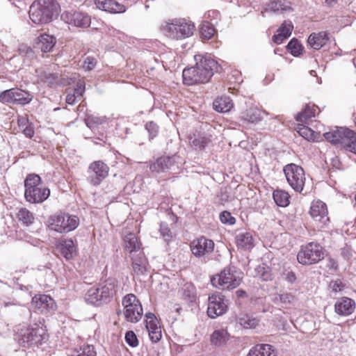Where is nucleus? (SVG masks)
<instances>
[{
  "label": "nucleus",
  "instance_id": "f257e3e1",
  "mask_svg": "<svg viewBox=\"0 0 356 356\" xmlns=\"http://www.w3.org/2000/svg\"><path fill=\"white\" fill-rule=\"evenodd\" d=\"M195 29L194 24L185 18L170 19L163 22L160 27L164 35L173 40H182L191 37Z\"/></svg>",
  "mask_w": 356,
  "mask_h": 356
},
{
  "label": "nucleus",
  "instance_id": "f03ea898",
  "mask_svg": "<svg viewBox=\"0 0 356 356\" xmlns=\"http://www.w3.org/2000/svg\"><path fill=\"white\" fill-rule=\"evenodd\" d=\"M58 4L54 0H35L29 8V17L36 24L49 23L57 13Z\"/></svg>",
  "mask_w": 356,
  "mask_h": 356
},
{
  "label": "nucleus",
  "instance_id": "7ed1b4c3",
  "mask_svg": "<svg viewBox=\"0 0 356 356\" xmlns=\"http://www.w3.org/2000/svg\"><path fill=\"white\" fill-rule=\"evenodd\" d=\"M24 197L31 204H40L45 201L50 195V190L42 184L38 175H29L24 181Z\"/></svg>",
  "mask_w": 356,
  "mask_h": 356
},
{
  "label": "nucleus",
  "instance_id": "20e7f679",
  "mask_svg": "<svg viewBox=\"0 0 356 356\" xmlns=\"http://www.w3.org/2000/svg\"><path fill=\"white\" fill-rule=\"evenodd\" d=\"M328 142L340 145L346 150L356 154V133L347 128L339 127L323 134Z\"/></svg>",
  "mask_w": 356,
  "mask_h": 356
},
{
  "label": "nucleus",
  "instance_id": "39448f33",
  "mask_svg": "<svg viewBox=\"0 0 356 356\" xmlns=\"http://www.w3.org/2000/svg\"><path fill=\"white\" fill-rule=\"evenodd\" d=\"M47 339L45 326L39 321L22 330L19 333L18 342L24 347L38 346Z\"/></svg>",
  "mask_w": 356,
  "mask_h": 356
},
{
  "label": "nucleus",
  "instance_id": "423d86ee",
  "mask_svg": "<svg viewBox=\"0 0 356 356\" xmlns=\"http://www.w3.org/2000/svg\"><path fill=\"white\" fill-rule=\"evenodd\" d=\"M79 224L76 216L65 213H58L49 216L48 227L51 230L63 234L74 230Z\"/></svg>",
  "mask_w": 356,
  "mask_h": 356
},
{
  "label": "nucleus",
  "instance_id": "0eeeda50",
  "mask_svg": "<svg viewBox=\"0 0 356 356\" xmlns=\"http://www.w3.org/2000/svg\"><path fill=\"white\" fill-rule=\"evenodd\" d=\"M195 60H196V65L194 69L197 72L199 83L209 81L213 73L220 72L221 69L218 63L210 56L196 55L195 56Z\"/></svg>",
  "mask_w": 356,
  "mask_h": 356
},
{
  "label": "nucleus",
  "instance_id": "6e6552de",
  "mask_svg": "<svg viewBox=\"0 0 356 356\" xmlns=\"http://www.w3.org/2000/svg\"><path fill=\"white\" fill-rule=\"evenodd\" d=\"M211 284L218 289H233L238 286L241 282L240 273L232 268H225L219 274L211 280Z\"/></svg>",
  "mask_w": 356,
  "mask_h": 356
},
{
  "label": "nucleus",
  "instance_id": "1a4fd4ad",
  "mask_svg": "<svg viewBox=\"0 0 356 356\" xmlns=\"http://www.w3.org/2000/svg\"><path fill=\"white\" fill-rule=\"evenodd\" d=\"M323 248L316 243H309L301 246L297 254L298 262L303 265L316 264L323 259Z\"/></svg>",
  "mask_w": 356,
  "mask_h": 356
},
{
  "label": "nucleus",
  "instance_id": "9d476101",
  "mask_svg": "<svg viewBox=\"0 0 356 356\" xmlns=\"http://www.w3.org/2000/svg\"><path fill=\"white\" fill-rule=\"evenodd\" d=\"M122 303L127 321L137 323L141 319L143 314L142 305L134 294L129 293L124 296Z\"/></svg>",
  "mask_w": 356,
  "mask_h": 356
},
{
  "label": "nucleus",
  "instance_id": "9b49d317",
  "mask_svg": "<svg viewBox=\"0 0 356 356\" xmlns=\"http://www.w3.org/2000/svg\"><path fill=\"white\" fill-rule=\"evenodd\" d=\"M284 172L291 187L295 191L300 193L303 190L306 180L302 168L294 163H290L284 168Z\"/></svg>",
  "mask_w": 356,
  "mask_h": 356
},
{
  "label": "nucleus",
  "instance_id": "f8f14e48",
  "mask_svg": "<svg viewBox=\"0 0 356 356\" xmlns=\"http://www.w3.org/2000/svg\"><path fill=\"white\" fill-rule=\"evenodd\" d=\"M207 314L214 318L225 314L227 309V300L220 293H213L209 297Z\"/></svg>",
  "mask_w": 356,
  "mask_h": 356
},
{
  "label": "nucleus",
  "instance_id": "ddd939ff",
  "mask_svg": "<svg viewBox=\"0 0 356 356\" xmlns=\"http://www.w3.org/2000/svg\"><path fill=\"white\" fill-rule=\"evenodd\" d=\"M309 213L319 228L325 227L330 222L327 205L321 200L314 201L312 203Z\"/></svg>",
  "mask_w": 356,
  "mask_h": 356
},
{
  "label": "nucleus",
  "instance_id": "4468645a",
  "mask_svg": "<svg viewBox=\"0 0 356 356\" xmlns=\"http://www.w3.org/2000/svg\"><path fill=\"white\" fill-rule=\"evenodd\" d=\"M108 166L102 161H94L88 168V181L93 185L100 184L108 174Z\"/></svg>",
  "mask_w": 356,
  "mask_h": 356
},
{
  "label": "nucleus",
  "instance_id": "2eb2a0df",
  "mask_svg": "<svg viewBox=\"0 0 356 356\" xmlns=\"http://www.w3.org/2000/svg\"><path fill=\"white\" fill-rule=\"evenodd\" d=\"M192 254L196 257H203L211 254L214 249L212 240L201 236L193 240L190 245Z\"/></svg>",
  "mask_w": 356,
  "mask_h": 356
},
{
  "label": "nucleus",
  "instance_id": "dca6fc26",
  "mask_svg": "<svg viewBox=\"0 0 356 356\" xmlns=\"http://www.w3.org/2000/svg\"><path fill=\"white\" fill-rule=\"evenodd\" d=\"M61 18L67 24L77 27H87L90 24V17L79 10L65 11L61 15Z\"/></svg>",
  "mask_w": 356,
  "mask_h": 356
},
{
  "label": "nucleus",
  "instance_id": "f3484780",
  "mask_svg": "<svg viewBox=\"0 0 356 356\" xmlns=\"http://www.w3.org/2000/svg\"><path fill=\"white\" fill-rule=\"evenodd\" d=\"M100 296L104 303L108 302L116 292L117 282L115 279L108 278L98 284Z\"/></svg>",
  "mask_w": 356,
  "mask_h": 356
},
{
  "label": "nucleus",
  "instance_id": "a211bd4d",
  "mask_svg": "<svg viewBox=\"0 0 356 356\" xmlns=\"http://www.w3.org/2000/svg\"><path fill=\"white\" fill-rule=\"evenodd\" d=\"M34 307L41 312L54 311L56 303L54 300L47 295H36L33 298Z\"/></svg>",
  "mask_w": 356,
  "mask_h": 356
},
{
  "label": "nucleus",
  "instance_id": "6ab92c4d",
  "mask_svg": "<svg viewBox=\"0 0 356 356\" xmlns=\"http://www.w3.org/2000/svg\"><path fill=\"white\" fill-rule=\"evenodd\" d=\"M177 156H161L149 165V169L152 172H165L167 170H172L175 166Z\"/></svg>",
  "mask_w": 356,
  "mask_h": 356
},
{
  "label": "nucleus",
  "instance_id": "aec40b11",
  "mask_svg": "<svg viewBox=\"0 0 356 356\" xmlns=\"http://www.w3.org/2000/svg\"><path fill=\"white\" fill-rule=\"evenodd\" d=\"M266 114L267 113L265 111L251 106L241 112L240 118L245 123H257L263 119L264 115Z\"/></svg>",
  "mask_w": 356,
  "mask_h": 356
},
{
  "label": "nucleus",
  "instance_id": "412c9836",
  "mask_svg": "<svg viewBox=\"0 0 356 356\" xmlns=\"http://www.w3.org/2000/svg\"><path fill=\"white\" fill-rule=\"evenodd\" d=\"M95 3L99 9L110 13H122L126 10L123 4L115 0H95Z\"/></svg>",
  "mask_w": 356,
  "mask_h": 356
},
{
  "label": "nucleus",
  "instance_id": "4be33fe9",
  "mask_svg": "<svg viewBox=\"0 0 356 356\" xmlns=\"http://www.w3.org/2000/svg\"><path fill=\"white\" fill-rule=\"evenodd\" d=\"M355 302L348 298L344 297L337 300L334 305L335 312L341 316H348L355 310Z\"/></svg>",
  "mask_w": 356,
  "mask_h": 356
},
{
  "label": "nucleus",
  "instance_id": "5701e85b",
  "mask_svg": "<svg viewBox=\"0 0 356 356\" xmlns=\"http://www.w3.org/2000/svg\"><path fill=\"white\" fill-rule=\"evenodd\" d=\"M132 267L134 273L137 275H143L147 271V261L144 253L139 252L131 256Z\"/></svg>",
  "mask_w": 356,
  "mask_h": 356
},
{
  "label": "nucleus",
  "instance_id": "b1692460",
  "mask_svg": "<svg viewBox=\"0 0 356 356\" xmlns=\"http://www.w3.org/2000/svg\"><path fill=\"white\" fill-rule=\"evenodd\" d=\"M56 42V40L53 35L42 34L38 38L37 48L42 52H49L53 49Z\"/></svg>",
  "mask_w": 356,
  "mask_h": 356
},
{
  "label": "nucleus",
  "instance_id": "393cba45",
  "mask_svg": "<svg viewBox=\"0 0 356 356\" xmlns=\"http://www.w3.org/2000/svg\"><path fill=\"white\" fill-rule=\"evenodd\" d=\"M328 41L327 34L325 32L318 33H313L308 38V44L314 49H320Z\"/></svg>",
  "mask_w": 356,
  "mask_h": 356
},
{
  "label": "nucleus",
  "instance_id": "a878e982",
  "mask_svg": "<svg viewBox=\"0 0 356 356\" xmlns=\"http://www.w3.org/2000/svg\"><path fill=\"white\" fill-rule=\"evenodd\" d=\"M236 243L238 248L250 250L254 247V238L249 232L239 233L236 236Z\"/></svg>",
  "mask_w": 356,
  "mask_h": 356
},
{
  "label": "nucleus",
  "instance_id": "bb28decb",
  "mask_svg": "<svg viewBox=\"0 0 356 356\" xmlns=\"http://www.w3.org/2000/svg\"><path fill=\"white\" fill-rule=\"evenodd\" d=\"M38 79L40 81L47 83L49 86H55L60 82V76L57 73H51L47 71L36 70Z\"/></svg>",
  "mask_w": 356,
  "mask_h": 356
},
{
  "label": "nucleus",
  "instance_id": "cd10ccee",
  "mask_svg": "<svg viewBox=\"0 0 356 356\" xmlns=\"http://www.w3.org/2000/svg\"><path fill=\"white\" fill-rule=\"evenodd\" d=\"M125 249L129 252L130 256L138 253L140 251V243L137 237L133 233L127 234L124 238Z\"/></svg>",
  "mask_w": 356,
  "mask_h": 356
},
{
  "label": "nucleus",
  "instance_id": "c85d7f7f",
  "mask_svg": "<svg viewBox=\"0 0 356 356\" xmlns=\"http://www.w3.org/2000/svg\"><path fill=\"white\" fill-rule=\"evenodd\" d=\"M211 141V136L207 134H198L190 138V143L197 149H203Z\"/></svg>",
  "mask_w": 356,
  "mask_h": 356
},
{
  "label": "nucleus",
  "instance_id": "c756f323",
  "mask_svg": "<svg viewBox=\"0 0 356 356\" xmlns=\"http://www.w3.org/2000/svg\"><path fill=\"white\" fill-rule=\"evenodd\" d=\"M213 108L220 113L229 111L233 107L232 99L229 97L223 96L217 98L213 103Z\"/></svg>",
  "mask_w": 356,
  "mask_h": 356
},
{
  "label": "nucleus",
  "instance_id": "7c9ffc66",
  "mask_svg": "<svg viewBox=\"0 0 356 356\" xmlns=\"http://www.w3.org/2000/svg\"><path fill=\"white\" fill-rule=\"evenodd\" d=\"M86 301L91 305H100L104 302L100 296V290L97 286L90 288L85 295Z\"/></svg>",
  "mask_w": 356,
  "mask_h": 356
},
{
  "label": "nucleus",
  "instance_id": "2f4dec72",
  "mask_svg": "<svg viewBox=\"0 0 356 356\" xmlns=\"http://www.w3.org/2000/svg\"><path fill=\"white\" fill-rule=\"evenodd\" d=\"M60 250L61 254L67 259H72L75 252L76 248L72 239H65L60 243Z\"/></svg>",
  "mask_w": 356,
  "mask_h": 356
},
{
  "label": "nucleus",
  "instance_id": "473e14b6",
  "mask_svg": "<svg viewBox=\"0 0 356 356\" xmlns=\"http://www.w3.org/2000/svg\"><path fill=\"white\" fill-rule=\"evenodd\" d=\"M14 104L25 105L29 104L33 99V95L29 92L19 88H13Z\"/></svg>",
  "mask_w": 356,
  "mask_h": 356
},
{
  "label": "nucleus",
  "instance_id": "72a5a7b5",
  "mask_svg": "<svg viewBox=\"0 0 356 356\" xmlns=\"http://www.w3.org/2000/svg\"><path fill=\"white\" fill-rule=\"evenodd\" d=\"M273 353L272 346L269 344H257L250 350L248 356H271Z\"/></svg>",
  "mask_w": 356,
  "mask_h": 356
},
{
  "label": "nucleus",
  "instance_id": "f704fd0d",
  "mask_svg": "<svg viewBox=\"0 0 356 356\" xmlns=\"http://www.w3.org/2000/svg\"><path fill=\"white\" fill-rule=\"evenodd\" d=\"M17 124L19 131H21L26 137L32 138L34 136V127L29 120L23 116L19 117Z\"/></svg>",
  "mask_w": 356,
  "mask_h": 356
},
{
  "label": "nucleus",
  "instance_id": "c9c22d12",
  "mask_svg": "<svg viewBox=\"0 0 356 356\" xmlns=\"http://www.w3.org/2000/svg\"><path fill=\"white\" fill-rule=\"evenodd\" d=\"M197 74L194 67L184 69L182 74L184 83L188 86L199 83Z\"/></svg>",
  "mask_w": 356,
  "mask_h": 356
},
{
  "label": "nucleus",
  "instance_id": "e433bc0d",
  "mask_svg": "<svg viewBox=\"0 0 356 356\" xmlns=\"http://www.w3.org/2000/svg\"><path fill=\"white\" fill-rule=\"evenodd\" d=\"M273 302L277 305L288 306L296 302V297L290 293L277 294L273 298Z\"/></svg>",
  "mask_w": 356,
  "mask_h": 356
},
{
  "label": "nucleus",
  "instance_id": "4c0bfd02",
  "mask_svg": "<svg viewBox=\"0 0 356 356\" xmlns=\"http://www.w3.org/2000/svg\"><path fill=\"white\" fill-rule=\"evenodd\" d=\"M273 199L280 207H286L290 203V195L283 190H276L273 192Z\"/></svg>",
  "mask_w": 356,
  "mask_h": 356
},
{
  "label": "nucleus",
  "instance_id": "58836bf2",
  "mask_svg": "<svg viewBox=\"0 0 356 356\" xmlns=\"http://www.w3.org/2000/svg\"><path fill=\"white\" fill-rule=\"evenodd\" d=\"M17 218L19 221L26 226L31 225L35 220L33 213L26 208H21L19 210L17 213Z\"/></svg>",
  "mask_w": 356,
  "mask_h": 356
},
{
  "label": "nucleus",
  "instance_id": "ea45409f",
  "mask_svg": "<svg viewBox=\"0 0 356 356\" xmlns=\"http://www.w3.org/2000/svg\"><path fill=\"white\" fill-rule=\"evenodd\" d=\"M228 333L225 330H216L211 336V341L216 346H221L228 340Z\"/></svg>",
  "mask_w": 356,
  "mask_h": 356
},
{
  "label": "nucleus",
  "instance_id": "a19ab883",
  "mask_svg": "<svg viewBox=\"0 0 356 356\" xmlns=\"http://www.w3.org/2000/svg\"><path fill=\"white\" fill-rule=\"evenodd\" d=\"M239 324L245 329L255 328L259 323V320L250 315H244L238 318Z\"/></svg>",
  "mask_w": 356,
  "mask_h": 356
},
{
  "label": "nucleus",
  "instance_id": "79ce46f5",
  "mask_svg": "<svg viewBox=\"0 0 356 356\" xmlns=\"http://www.w3.org/2000/svg\"><path fill=\"white\" fill-rule=\"evenodd\" d=\"M181 294L183 298L186 302H192L195 300V289L193 285L186 284L181 289Z\"/></svg>",
  "mask_w": 356,
  "mask_h": 356
},
{
  "label": "nucleus",
  "instance_id": "37998d69",
  "mask_svg": "<svg viewBox=\"0 0 356 356\" xmlns=\"http://www.w3.org/2000/svg\"><path fill=\"white\" fill-rule=\"evenodd\" d=\"M200 32L203 39L209 40L214 35L216 31L210 23L206 22L201 25Z\"/></svg>",
  "mask_w": 356,
  "mask_h": 356
},
{
  "label": "nucleus",
  "instance_id": "c03bdc74",
  "mask_svg": "<svg viewBox=\"0 0 356 356\" xmlns=\"http://www.w3.org/2000/svg\"><path fill=\"white\" fill-rule=\"evenodd\" d=\"M106 122L105 117H99L94 115H88L85 118V123L90 129H93L97 126Z\"/></svg>",
  "mask_w": 356,
  "mask_h": 356
},
{
  "label": "nucleus",
  "instance_id": "a18cd8bd",
  "mask_svg": "<svg viewBox=\"0 0 356 356\" xmlns=\"http://www.w3.org/2000/svg\"><path fill=\"white\" fill-rule=\"evenodd\" d=\"M314 116V110L309 106H306L305 108L299 113L296 117V120L302 123H307V121Z\"/></svg>",
  "mask_w": 356,
  "mask_h": 356
},
{
  "label": "nucleus",
  "instance_id": "49530a36",
  "mask_svg": "<svg viewBox=\"0 0 356 356\" xmlns=\"http://www.w3.org/2000/svg\"><path fill=\"white\" fill-rule=\"evenodd\" d=\"M287 49L293 56H298L302 53V46L297 39L293 38L288 43Z\"/></svg>",
  "mask_w": 356,
  "mask_h": 356
},
{
  "label": "nucleus",
  "instance_id": "de8ad7c7",
  "mask_svg": "<svg viewBox=\"0 0 356 356\" xmlns=\"http://www.w3.org/2000/svg\"><path fill=\"white\" fill-rule=\"evenodd\" d=\"M73 356H96L93 346L86 345L81 347Z\"/></svg>",
  "mask_w": 356,
  "mask_h": 356
},
{
  "label": "nucleus",
  "instance_id": "09e8293b",
  "mask_svg": "<svg viewBox=\"0 0 356 356\" xmlns=\"http://www.w3.org/2000/svg\"><path fill=\"white\" fill-rule=\"evenodd\" d=\"M160 233L165 241L168 243L172 238V232L170 231L168 225L165 222H161L160 225Z\"/></svg>",
  "mask_w": 356,
  "mask_h": 356
},
{
  "label": "nucleus",
  "instance_id": "8fccbe9b",
  "mask_svg": "<svg viewBox=\"0 0 356 356\" xmlns=\"http://www.w3.org/2000/svg\"><path fill=\"white\" fill-rule=\"evenodd\" d=\"M297 131L301 136L307 140H309L312 138L314 133L310 128L300 124H298Z\"/></svg>",
  "mask_w": 356,
  "mask_h": 356
},
{
  "label": "nucleus",
  "instance_id": "3c124183",
  "mask_svg": "<svg viewBox=\"0 0 356 356\" xmlns=\"http://www.w3.org/2000/svg\"><path fill=\"white\" fill-rule=\"evenodd\" d=\"M146 317V328L147 330L154 329L159 327L157 325V320L155 315L152 313H147Z\"/></svg>",
  "mask_w": 356,
  "mask_h": 356
},
{
  "label": "nucleus",
  "instance_id": "603ef678",
  "mask_svg": "<svg viewBox=\"0 0 356 356\" xmlns=\"http://www.w3.org/2000/svg\"><path fill=\"white\" fill-rule=\"evenodd\" d=\"M0 101L3 103H13L14 104V97H13V90L10 89L3 91L0 95Z\"/></svg>",
  "mask_w": 356,
  "mask_h": 356
},
{
  "label": "nucleus",
  "instance_id": "864d4df0",
  "mask_svg": "<svg viewBox=\"0 0 356 356\" xmlns=\"http://www.w3.org/2000/svg\"><path fill=\"white\" fill-rule=\"evenodd\" d=\"M293 26L291 22L287 23L286 21L282 23L281 26L279 28L277 32L281 33L282 35H285L286 38H289L291 34Z\"/></svg>",
  "mask_w": 356,
  "mask_h": 356
},
{
  "label": "nucleus",
  "instance_id": "5fc2aeb1",
  "mask_svg": "<svg viewBox=\"0 0 356 356\" xmlns=\"http://www.w3.org/2000/svg\"><path fill=\"white\" fill-rule=\"evenodd\" d=\"M220 219L224 224L234 225L236 222L235 218L227 211H222L220 214Z\"/></svg>",
  "mask_w": 356,
  "mask_h": 356
},
{
  "label": "nucleus",
  "instance_id": "6e6d98bb",
  "mask_svg": "<svg viewBox=\"0 0 356 356\" xmlns=\"http://www.w3.org/2000/svg\"><path fill=\"white\" fill-rule=\"evenodd\" d=\"M125 340L127 343L131 347H136L138 344L136 335L132 331H129L126 333Z\"/></svg>",
  "mask_w": 356,
  "mask_h": 356
},
{
  "label": "nucleus",
  "instance_id": "4d7b16f0",
  "mask_svg": "<svg viewBox=\"0 0 356 356\" xmlns=\"http://www.w3.org/2000/svg\"><path fill=\"white\" fill-rule=\"evenodd\" d=\"M97 64V60L95 58L88 56L86 58L83 63V68L85 70L90 71L93 70Z\"/></svg>",
  "mask_w": 356,
  "mask_h": 356
},
{
  "label": "nucleus",
  "instance_id": "13d9d810",
  "mask_svg": "<svg viewBox=\"0 0 356 356\" xmlns=\"http://www.w3.org/2000/svg\"><path fill=\"white\" fill-rule=\"evenodd\" d=\"M145 128L149 134V138H153L158 133L159 127L157 124L153 122H149L146 124Z\"/></svg>",
  "mask_w": 356,
  "mask_h": 356
},
{
  "label": "nucleus",
  "instance_id": "bf43d9fd",
  "mask_svg": "<svg viewBox=\"0 0 356 356\" xmlns=\"http://www.w3.org/2000/svg\"><path fill=\"white\" fill-rule=\"evenodd\" d=\"M330 286L331 287L333 291L338 292L343 290V289L344 288V284L340 280H337L332 281L330 283Z\"/></svg>",
  "mask_w": 356,
  "mask_h": 356
},
{
  "label": "nucleus",
  "instance_id": "052dcab7",
  "mask_svg": "<svg viewBox=\"0 0 356 356\" xmlns=\"http://www.w3.org/2000/svg\"><path fill=\"white\" fill-rule=\"evenodd\" d=\"M85 92V84L83 81H79L74 90V94L77 97H81Z\"/></svg>",
  "mask_w": 356,
  "mask_h": 356
},
{
  "label": "nucleus",
  "instance_id": "680f3d73",
  "mask_svg": "<svg viewBox=\"0 0 356 356\" xmlns=\"http://www.w3.org/2000/svg\"><path fill=\"white\" fill-rule=\"evenodd\" d=\"M286 38L285 35H282L281 33H278L273 36V40L275 43L280 44L283 42Z\"/></svg>",
  "mask_w": 356,
  "mask_h": 356
},
{
  "label": "nucleus",
  "instance_id": "e2e57ef3",
  "mask_svg": "<svg viewBox=\"0 0 356 356\" xmlns=\"http://www.w3.org/2000/svg\"><path fill=\"white\" fill-rule=\"evenodd\" d=\"M149 336L152 342L156 343L161 338V332H156L153 333H149Z\"/></svg>",
  "mask_w": 356,
  "mask_h": 356
},
{
  "label": "nucleus",
  "instance_id": "0e129e2a",
  "mask_svg": "<svg viewBox=\"0 0 356 356\" xmlns=\"http://www.w3.org/2000/svg\"><path fill=\"white\" fill-rule=\"evenodd\" d=\"M76 96L75 94H67L66 97V102L70 105H73L76 102Z\"/></svg>",
  "mask_w": 356,
  "mask_h": 356
},
{
  "label": "nucleus",
  "instance_id": "69168bd1",
  "mask_svg": "<svg viewBox=\"0 0 356 356\" xmlns=\"http://www.w3.org/2000/svg\"><path fill=\"white\" fill-rule=\"evenodd\" d=\"M286 279L287 280L288 282L293 283V282H295L296 277L294 273L289 272L286 274Z\"/></svg>",
  "mask_w": 356,
  "mask_h": 356
},
{
  "label": "nucleus",
  "instance_id": "338daca9",
  "mask_svg": "<svg viewBox=\"0 0 356 356\" xmlns=\"http://www.w3.org/2000/svg\"><path fill=\"white\" fill-rule=\"evenodd\" d=\"M330 268L337 269V264L333 259L329 260V264L327 265Z\"/></svg>",
  "mask_w": 356,
  "mask_h": 356
},
{
  "label": "nucleus",
  "instance_id": "774afa93",
  "mask_svg": "<svg viewBox=\"0 0 356 356\" xmlns=\"http://www.w3.org/2000/svg\"><path fill=\"white\" fill-rule=\"evenodd\" d=\"M148 333H153L156 332H161V327H154V329L147 330Z\"/></svg>",
  "mask_w": 356,
  "mask_h": 356
}]
</instances>
